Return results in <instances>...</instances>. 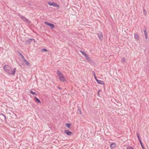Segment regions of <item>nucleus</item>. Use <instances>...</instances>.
Here are the masks:
<instances>
[{
	"label": "nucleus",
	"mask_w": 149,
	"mask_h": 149,
	"mask_svg": "<svg viewBox=\"0 0 149 149\" xmlns=\"http://www.w3.org/2000/svg\"><path fill=\"white\" fill-rule=\"evenodd\" d=\"M3 68L5 71L9 74L14 75L16 72V68L14 69L13 71H12L8 65H6L4 66Z\"/></svg>",
	"instance_id": "1"
},
{
	"label": "nucleus",
	"mask_w": 149,
	"mask_h": 149,
	"mask_svg": "<svg viewBox=\"0 0 149 149\" xmlns=\"http://www.w3.org/2000/svg\"><path fill=\"white\" fill-rule=\"evenodd\" d=\"M18 53L20 56L21 57L23 61L24 62V63L28 66H29L30 65V64L29 63V62L25 59L24 58V56L21 53H20L19 52H18Z\"/></svg>",
	"instance_id": "2"
},
{
	"label": "nucleus",
	"mask_w": 149,
	"mask_h": 149,
	"mask_svg": "<svg viewBox=\"0 0 149 149\" xmlns=\"http://www.w3.org/2000/svg\"><path fill=\"white\" fill-rule=\"evenodd\" d=\"M64 132L67 135L69 136H72L73 133L72 132L68 130H64Z\"/></svg>",
	"instance_id": "3"
},
{
	"label": "nucleus",
	"mask_w": 149,
	"mask_h": 149,
	"mask_svg": "<svg viewBox=\"0 0 149 149\" xmlns=\"http://www.w3.org/2000/svg\"><path fill=\"white\" fill-rule=\"evenodd\" d=\"M44 23L45 24L49 26L51 29H53L54 28V25L53 24L51 23H49L46 21Z\"/></svg>",
	"instance_id": "4"
},
{
	"label": "nucleus",
	"mask_w": 149,
	"mask_h": 149,
	"mask_svg": "<svg viewBox=\"0 0 149 149\" xmlns=\"http://www.w3.org/2000/svg\"><path fill=\"white\" fill-rule=\"evenodd\" d=\"M93 75L95 78V79L97 81V83L98 84H104V83L103 82V81L98 80L97 78H96V77L95 75V74L94 72H93Z\"/></svg>",
	"instance_id": "5"
},
{
	"label": "nucleus",
	"mask_w": 149,
	"mask_h": 149,
	"mask_svg": "<svg viewBox=\"0 0 149 149\" xmlns=\"http://www.w3.org/2000/svg\"><path fill=\"white\" fill-rule=\"evenodd\" d=\"M48 3L49 6H52L54 7H59L58 5L55 2H49Z\"/></svg>",
	"instance_id": "6"
},
{
	"label": "nucleus",
	"mask_w": 149,
	"mask_h": 149,
	"mask_svg": "<svg viewBox=\"0 0 149 149\" xmlns=\"http://www.w3.org/2000/svg\"><path fill=\"white\" fill-rule=\"evenodd\" d=\"M20 17L24 21L26 22L27 23H29L30 22V21L29 19H26V17L22 15Z\"/></svg>",
	"instance_id": "7"
},
{
	"label": "nucleus",
	"mask_w": 149,
	"mask_h": 149,
	"mask_svg": "<svg viewBox=\"0 0 149 149\" xmlns=\"http://www.w3.org/2000/svg\"><path fill=\"white\" fill-rule=\"evenodd\" d=\"M86 59L90 63H92L93 62L92 60L89 57L88 55L87 54V55L85 56Z\"/></svg>",
	"instance_id": "8"
},
{
	"label": "nucleus",
	"mask_w": 149,
	"mask_h": 149,
	"mask_svg": "<svg viewBox=\"0 0 149 149\" xmlns=\"http://www.w3.org/2000/svg\"><path fill=\"white\" fill-rule=\"evenodd\" d=\"M113 81L116 84H118L121 82V80L118 78L116 79H114Z\"/></svg>",
	"instance_id": "9"
},
{
	"label": "nucleus",
	"mask_w": 149,
	"mask_h": 149,
	"mask_svg": "<svg viewBox=\"0 0 149 149\" xmlns=\"http://www.w3.org/2000/svg\"><path fill=\"white\" fill-rule=\"evenodd\" d=\"M97 36L99 38L100 40H101L103 38V35L101 32H99V33H98Z\"/></svg>",
	"instance_id": "10"
},
{
	"label": "nucleus",
	"mask_w": 149,
	"mask_h": 149,
	"mask_svg": "<svg viewBox=\"0 0 149 149\" xmlns=\"http://www.w3.org/2000/svg\"><path fill=\"white\" fill-rule=\"evenodd\" d=\"M32 40L34 41L35 40L34 39H33V38L29 39L28 40H26L25 41L26 43L27 44H29L31 42Z\"/></svg>",
	"instance_id": "11"
},
{
	"label": "nucleus",
	"mask_w": 149,
	"mask_h": 149,
	"mask_svg": "<svg viewBox=\"0 0 149 149\" xmlns=\"http://www.w3.org/2000/svg\"><path fill=\"white\" fill-rule=\"evenodd\" d=\"M59 78L60 80L61 81H64L65 80V79L63 75L59 76Z\"/></svg>",
	"instance_id": "12"
},
{
	"label": "nucleus",
	"mask_w": 149,
	"mask_h": 149,
	"mask_svg": "<svg viewBox=\"0 0 149 149\" xmlns=\"http://www.w3.org/2000/svg\"><path fill=\"white\" fill-rule=\"evenodd\" d=\"M146 29H145V30H144V35L146 39V40H147L148 39V33L146 31Z\"/></svg>",
	"instance_id": "13"
},
{
	"label": "nucleus",
	"mask_w": 149,
	"mask_h": 149,
	"mask_svg": "<svg viewBox=\"0 0 149 149\" xmlns=\"http://www.w3.org/2000/svg\"><path fill=\"white\" fill-rule=\"evenodd\" d=\"M34 100L36 102H37L38 103H41L40 100L36 97H35L34 98Z\"/></svg>",
	"instance_id": "14"
},
{
	"label": "nucleus",
	"mask_w": 149,
	"mask_h": 149,
	"mask_svg": "<svg viewBox=\"0 0 149 149\" xmlns=\"http://www.w3.org/2000/svg\"><path fill=\"white\" fill-rule=\"evenodd\" d=\"M116 145L115 143H112L110 145V147L111 148H113L116 147Z\"/></svg>",
	"instance_id": "15"
},
{
	"label": "nucleus",
	"mask_w": 149,
	"mask_h": 149,
	"mask_svg": "<svg viewBox=\"0 0 149 149\" xmlns=\"http://www.w3.org/2000/svg\"><path fill=\"white\" fill-rule=\"evenodd\" d=\"M71 125V124L70 123H66L65 124V126L68 127V128H70Z\"/></svg>",
	"instance_id": "16"
},
{
	"label": "nucleus",
	"mask_w": 149,
	"mask_h": 149,
	"mask_svg": "<svg viewBox=\"0 0 149 149\" xmlns=\"http://www.w3.org/2000/svg\"><path fill=\"white\" fill-rule=\"evenodd\" d=\"M137 138L138 139V140H139V142L141 141V138H140V134L139 133H137Z\"/></svg>",
	"instance_id": "17"
},
{
	"label": "nucleus",
	"mask_w": 149,
	"mask_h": 149,
	"mask_svg": "<svg viewBox=\"0 0 149 149\" xmlns=\"http://www.w3.org/2000/svg\"><path fill=\"white\" fill-rule=\"evenodd\" d=\"M80 52L83 55H84L85 56H86L87 55V54H86L85 52L84 51H83L81 50H80Z\"/></svg>",
	"instance_id": "18"
},
{
	"label": "nucleus",
	"mask_w": 149,
	"mask_h": 149,
	"mask_svg": "<svg viewBox=\"0 0 149 149\" xmlns=\"http://www.w3.org/2000/svg\"><path fill=\"white\" fill-rule=\"evenodd\" d=\"M121 62L124 64L126 62L125 59V57L123 58L121 60Z\"/></svg>",
	"instance_id": "19"
},
{
	"label": "nucleus",
	"mask_w": 149,
	"mask_h": 149,
	"mask_svg": "<svg viewBox=\"0 0 149 149\" xmlns=\"http://www.w3.org/2000/svg\"><path fill=\"white\" fill-rule=\"evenodd\" d=\"M77 113L80 114H81V111L80 109L78 108L77 110Z\"/></svg>",
	"instance_id": "20"
},
{
	"label": "nucleus",
	"mask_w": 149,
	"mask_h": 149,
	"mask_svg": "<svg viewBox=\"0 0 149 149\" xmlns=\"http://www.w3.org/2000/svg\"><path fill=\"white\" fill-rule=\"evenodd\" d=\"M57 74H58V75L59 76H59H60L61 75H62L61 72L59 71V70H58L57 71Z\"/></svg>",
	"instance_id": "21"
},
{
	"label": "nucleus",
	"mask_w": 149,
	"mask_h": 149,
	"mask_svg": "<svg viewBox=\"0 0 149 149\" xmlns=\"http://www.w3.org/2000/svg\"><path fill=\"white\" fill-rule=\"evenodd\" d=\"M134 38L138 40H139V37L138 35L137 34H135L134 35Z\"/></svg>",
	"instance_id": "22"
},
{
	"label": "nucleus",
	"mask_w": 149,
	"mask_h": 149,
	"mask_svg": "<svg viewBox=\"0 0 149 149\" xmlns=\"http://www.w3.org/2000/svg\"><path fill=\"white\" fill-rule=\"evenodd\" d=\"M30 93L33 95H37L36 93L35 92H33L32 90L30 91Z\"/></svg>",
	"instance_id": "23"
},
{
	"label": "nucleus",
	"mask_w": 149,
	"mask_h": 149,
	"mask_svg": "<svg viewBox=\"0 0 149 149\" xmlns=\"http://www.w3.org/2000/svg\"><path fill=\"white\" fill-rule=\"evenodd\" d=\"M140 144L143 149H145L143 145V143H142V141L141 142H140Z\"/></svg>",
	"instance_id": "24"
},
{
	"label": "nucleus",
	"mask_w": 149,
	"mask_h": 149,
	"mask_svg": "<svg viewBox=\"0 0 149 149\" xmlns=\"http://www.w3.org/2000/svg\"><path fill=\"white\" fill-rule=\"evenodd\" d=\"M126 149H134V148L132 147L128 146Z\"/></svg>",
	"instance_id": "25"
},
{
	"label": "nucleus",
	"mask_w": 149,
	"mask_h": 149,
	"mask_svg": "<svg viewBox=\"0 0 149 149\" xmlns=\"http://www.w3.org/2000/svg\"><path fill=\"white\" fill-rule=\"evenodd\" d=\"M0 114L1 115H2L3 116H4V118H5V120H6V116L4 114H3V113H0Z\"/></svg>",
	"instance_id": "26"
},
{
	"label": "nucleus",
	"mask_w": 149,
	"mask_h": 149,
	"mask_svg": "<svg viewBox=\"0 0 149 149\" xmlns=\"http://www.w3.org/2000/svg\"><path fill=\"white\" fill-rule=\"evenodd\" d=\"M42 52H45L47 51V50L45 49H42L41 50Z\"/></svg>",
	"instance_id": "27"
},
{
	"label": "nucleus",
	"mask_w": 149,
	"mask_h": 149,
	"mask_svg": "<svg viewBox=\"0 0 149 149\" xmlns=\"http://www.w3.org/2000/svg\"><path fill=\"white\" fill-rule=\"evenodd\" d=\"M143 12L144 14H145L146 15V14L147 12L146 11V10H145V9H144L143 10Z\"/></svg>",
	"instance_id": "28"
},
{
	"label": "nucleus",
	"mask_w": 149,
	"mask_h": 149,
	"mask_svg": "<svg viewBox=\"0 0 149 149\" xmlns=\"http://www.w3.org/2000/svg\"><path fill=\"white\" fill-rule=\"evenodd\" d=\"M57 87L60 90H62V88H61L60 87H59V86H57Z\"/></svg>",
	"instance_id": "29"
},
{
	"label": "nucleus",
	"mask_w": 149,
	"mask_h": 149,
	"mask_svg": "<svg viewBox=\"0 0 149 149\" xmlns=\"http://www.w3.org/2000/svg\"><path fill=\"white\" fill-rule=\"evenodd\" d=\"M100 91V90H99V91H98V94H99V91Z\"/></svg>",
	"instance_id": "30"
},
{
	"label": "nucleus",
	"mask_w": 149,
	"mask_h": 149,
	"mask_svg": "<svg viewBox=\"0 0 149 149\" xmlns=\"http://www.w3.org/2000/svg\"><path fill=\"white\" fill-rule=\"evenodd\" d=\"M103 85H104V84H103Z\"/></svg>",
	"instance_id": "31"
}]
</instances>
